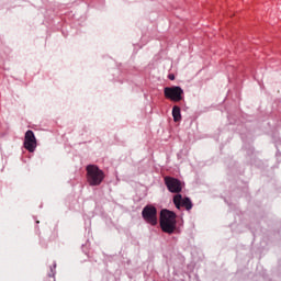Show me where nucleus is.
I'll list each match as a JSON object with an SVG mask.
<instances>
[{
    "mask_svg": "<svg viewBox=\"0 0 281 281\" xmlns=\"http://www.w3.org/2000/svg\"><path fill=\"white\" fill-rule=\"evenodd\" d=\"M87 181L89 186H100L104 181V171H102L95 165H88L87 168Z\"/></svg>",
    "mask_w": 281,
    "mask_h": 281,
    "instance_id": "f03ea898",
    "label": "nucleus"
},
{
    "mask_svg": "<svg viewBox=\"0 0 281 281\" xmlns=\"http://www.w3.org/2000/svg\"><path fill=\"white\" fill-rule=\"evenodd\" d=\"M160 229L165 234H175V229H177V214L175 212L166 209L160 211Z\"/></svg>",
    "mask_w": 281,
    "mask_h": 281,
    "instance_id": "f257e3e1",
    "label": "nucleus"
},
{
    "mask_svg": "<svg viewBox=\"0 0 281 281\" xmlns=\"http://www.w3.org/2000/svg\"><path fill=\"white\" fill-rule=\"evenodd\" d=\"M169 80H175V75H169Z\"/></svg>",
    "mask_w": 281,
    "mask_h": 281,
    "instance_id": "1a4fd4ad",
    "label": "nucleus"
},
{
    "mask_svg": "<svg viewBox=\"0 0 281 281\" xmlns=\"http://www.w3.org/2000/svg\"><path fill=\"white\" fill-rule=\"evenodd\" d=\"M165 98L172 102H181L183 100V89L179 86L166 87L164 89Z\"/></svg>",
    "mask_w": 281,
    "mask_h": 281,
    "instance_id": "7ed1b4c3",
    "label": "nucleus"
},
{
    "mask_svg": "<svg viewBox=\"0 0 281 281\" xmlns=\"http://www.w3.org/2000/svg\"><path fill=\"white\" fill-rule=\"evenodd\" d=\"M173 204L176 205L177 210H181V207H186V210H192V201L190 198H184L181 194H176L173 196Z\"/></svg>",
    "mask_w": 281,
    "mask_h": 281,
    "instance_id": "0eeeda50",
    "label": "nucleus"
},
{
    "mask_svg": "<svg viewBox=\"0 0 281 281\" xmlns=\"http://www.w3.org/2000/svg\"><path fill=\"white\" fill-rule=\"evenodd\" d=\"M142 216L144 221L148 223V225H153L155 227V225H157L158 223L157 207H155L154 205H146L142 211Z\"/></svg>",
    "mask_w": 281,
    "mask_h": 281,
    "instance_id": "20e7f679",
    "label": "nucleus"
},
{
    "mask_svg": "<svg viewBox=\"0 0 281 281\" xmlns=\"http://www.w3.org/2000/svg\"><path fill=\"white\" fill-rule=\"evenodd\" d=\"M172 117L175 122L181 121V108H179L178 105H175L172 108Z\"/></svg>",
    "mask_w": 281,
    "mask_h": 281,
    "instance_id": "6e6552de",
    "label": "nucleus"
},
{
    "mask_svg": "<svg viewBox=\"0 0 281 281\" xmlns=\"http://www.w3.org/2000/svg\"><path fill=\"white\" fill-rule=\"evenodd\" d=\"M165 184L167 187V190H169V192H171L172 194H179V192L183 190V187L181 186L179 179L173 177H165Z\"/></svg>",
    "mask_w": 281,
    "mask_h": 281,
    "instance_id": "39448f33",
    "label": "nucleus"
},
{
    "mask_svg": "<svg viewBox=\"0 0 281 281\" xmlns=\"http://www.w3.org/2000/svg\"><path fill=\"white\" fill-rule=\"evenodd\" d=\"M36 136L32 130L26 131L24 136V148L29 150V153H34L36 150Z\"/></svg>",
    "mask_w": 281,
    "mask_h": 281,
    "instance_id": "423d86ee",
    "label": "nucleus"
}]
</instances>
